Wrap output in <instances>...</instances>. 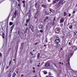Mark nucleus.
<instances>
[{
    "mask_svg": "<svg viewBox=\"0 0 77 77\" xmlns=\"http://www.w3.org/2000/svg\"><path fill=\"white\" fill-rule=\"evenodd\" d=\"M72 53H70L69 54L67 53L66 54V59H67V62H66V66L68 68H71V66L69 65V59L71 58V56H72Z\"/></svg>",
    "mask_w": 77,
    "mask_h": 77,
    "instance_id": "f257e3e1",
    "label": "nucleus"
},
{
    "mask_svg": "<svg viewBox=\"0 0 77 77\" xmlns=\"http://www.w3.org/2000/svg\"><path fill=\"white\" fill-rule=\"evenodd\" d=\"M56 45H54V47L55 48H59V47H60V45L59 44H57H57H55Z\"/></svg>",
    "mask_w": 77,
    "mask_h": 77,
    "instance_id": "f03ea898",
    "label": "nucleus"
},
{
    "mask_svg": "<svg viewBox=\"0 0 77 77\" xmlns=\"http://www.w3.org/2000/svg\"><path fill=\"white\" fill-rule=\"evenodd\" d=\"M39 14V12L37 11L35 14V19H37L38 17V15Z\"/></svg>",
    "mask_w": 77,
    "mask_h": 77,
    "instance_id": "7ed1b4c3",
    "label": "nucleus"
},
{
    "mask_svg": "<svg viewBox=\"0 0 77 77\" xmlns=\"http://www.w3.org/2000/svg\"><path fill=\"white\" fill-rule=\"evenodd\" d=\"M12 3H13L12 5H15V6H16L17 4V2L16 1H12Z\"/></svg>",
    "mask_w": 77,
    "mask_h": 77,
    "instance_id": "20e7f679",
    "label": "nucleus"
},
{
    "mask_svg": "<svg viewBox=\"0 0 77 77\" xmlns=\"http://www.w3.org/2000/svg\"><path fill=\"white\" fill-rule=\"evenodd\" d=\"M30 29H31V30L33 32H34V28L33 27V26L31 25L30 26Z\"/></svg>",
    "mask_w": 77,
    "mask_h": 77,
    "instance_id": "39448f33",
    "label": "nucleus"
},
{
    "mask_svg": "<svg viewBox=\"0 0 77 77\" xmlns=\"http://www.w3.org/2000/svg\"><path fill=\"white\" fill-rule=\"evenodd\" d=\"M65 20V18H62L60 21V23H63V21Z\"/></svg>",
    "mask_w": 77,
    "mask_h": 77,
    "instance_id": "423d86ee",
    "label": "nucleus"
},
{
    "mask_svg": "<svg viewBox=\"0 0 77 77\" xmlns=\"http://www.w3.org/2000/svg\"><path fill=\"white\" fill-rule=\"evenodd\" d=\"M63 1L62 0H60L59 2V3H60V4H62V5H63V3H65V1L63 3Z\"/></svg>",
    "mask_w": 77,
    "mask_h": 77,
    "instance_id": "0eeeda50",
    "label": "nucleus"
},
{
    "mask_svg": "<svg viewBox=\"0 0 77 77\" xmlns=\"http://www.w3.org/2000/svg\"><path fill=\"white\" fill-rule=\"evenodd\" d=\"M54 42L55 43V44H58V43H59L60 42V40H54Z\"/></svg>",
    "mask_w": 77,
    "mask_h": 77,
    "instance_id": "6e6552de",
    "label": "nucleus"
},
{
    "mask_svg": "<svg viewBox=\"0 0 77 77\" xmlns=\"http://www.w3.org/2000/svg\"><path fill=\"white\" fill-rule=\"evenodd\" d=\"M45 66L46 67H48V66H50V63H46Z\"/></svg>",
    "mask_w": 77,
    "mask_h": 77,
    "instance_id": "1a4fd4ad",
    "label": "nucleus"
},
{
    "mask_svg": "<svg viewBox=\"0 0 77 77\" xmlns=\"http://www.w3.org/2000/svg\"><path fill=\"white\" fill-rule=\"evenodd\" d=\"M42 27H43V25H42V24H40L39 25V29H42Z\"/></svg>",
    "mask_w": 77,
    "mask_h": 77,
    "instance_id": "9d476101",
    "label": "nucleus"
},
{
    "mask_svg": "<svg viewBox=\"0 0 77 77\" xmlns=\"http://www.w3.org/2000/svg\"><path fill=\"white\" fill-rule=\"evenodd\" d=\"M5 32H2V38L3 39L5 38Z\"/></svg>",
    "mask_w": 77,
    "mask_h": 77,
    "instance_id": "9b49d317",
    "label": "nucleus"
},
{
    "mask_svg": "<svg viewBox=\"0 0 77 77\" xmlns=\"http://www.w3.org/2000/svg\"><path fill=\"white\" fill-rule=\"evenodd\" d=\"M52 74H51V72L49 73V77H54L53 76H51Z\"/></svg>",
    "mask_w": 77,
    "mask_h": 77,
    "instance_id": "f8f14e48",
    "label": "nucleus"
},
{
    "mask_svg": "<svg viewBox=\"0 0 77 77\" xmlns=\"http://www.w3.org/2000/svg\"><path fill=\"white\" fill-rule=\"evenodd\" d=\"M14 23L12 22H10L9 23L10 26H12V25H13Z\"/></svg>",
    "mask_w": 77,
    "mask_h": 77,
    "instance_id": "ddd939ff",
    "label": "nucleus"
},
{
    "mask_svg": "<svg viewBox=\"0 0 77 77\" xmlns=\"http://www.w3.org/2000/svg\"><path fill=\"white\" fill-rule=\"evenodd\" d=\"M15 75H16V73L15 72H14L12 74L13 77H15Z\"/></svg>",
    "mask_w": 77,
    "mask_h": 77,
    "instance_id": "4468645a",
    "label": "nucleus"
},
{
    "mask_svg": "<svg viewBox=\"0 0 77 77\" xmlns=\"http://www.w3.org/2000/svg\"><path fill=\"white\" fill-rule=\"evenodd\" d=\"M42 7H43V8H46L47 7V6L45 5H42Z\"/></svg>",
    "mask_w": 77,
    "mask_h": 77,
    "instance_id": "2eb2a0df",
    "label": "nucleus"
},
{
    "mask_svg": "<svg viewBox=\"0 0 77 77\" xmlns=\"http://www.w3.org/2000/svg\"><path fill=\"white\" fill-rule=\"evenodd\" d=\"M45 14H46V15H49V13H48V12L47 11H46L45 12Z\"/></svg>",
    "mask_w": 77,
    "mask_h": 77,
    "instance_id": "dca6fc26",
    "label": "nucleus"
},
{
    "mask_svg": "<svg viewBox=\"0 0 77 77\" xmlns=\"http://www.w3.org/2000/svg\"><path fill=\"white\" fill-rule=\"evenodd\" d=\"M64 16H66V15H67V13L66 12H64Z\"/></svg>",
    "mask_w": 77,
    "mask_h": 77,
    "instance_id": "f3484780",
    "label": "nucleus"
},
{
    "mask_svg": "<svg viewBox=\"0 0 77 77\" xmlns=\"http://www.w3.org/2000/svg\"><path fill=\"white\" fill-rule=\"evenodd\" d=\"M56 17H55L54 18V19L53 20V22H54V21H56Z\"/></svg>",
    "mask_w": 77,
    "mask_h": 77,
    "instance_id": "a211bd4d",
    "label": "nucleus"
},
{
    "mask_svg": "<svg viewBox=\"0 0 77 77\" xmlns=\"http://www.w3.org/2000/svg\"><path fill=\"white\" fill-rule=\"evenodd\" d=\"M14 26H15V25H13V26H12L11 29H13L14 28Z\"/></svg>",
    "mask_w": 77,
    "mask_h": 77,
    "instance_id": "6ab92c4d",
    "label": "nucleus"
},
{
    "mask_svg": "<svg viewBox=\"0 0 77 77\" xmlns=\"http://www.w3.org/2000/svg\"><path fill=\"white\" fill-rule=\"evenodd\" d=\"M69 29H72V26L70 25L69 26Z\"/></svg>",
    "mask_w": 77,
    "mask_h": 77,
    "instance_id": "aec40b11",
    "label": "nucleus"
},
{
    "mask_svg": "<svg viewBox=\"0 0 77 77\" xmlns=\"http://www.w3.org/2000/svg\"><path fill=\"white\" fill-rule=\"evenodd\" d=\"M14 15L16 16L17 15V11H15L14 13Z\"/></svg>",
    "mask_w": 77,
    "mask_h": 77,
    "instance_id": "412c9836",
    "label": "nucleus"
},
{
    "mask_svg": "<svg viewBox=\"0 0 77 77\" xmlns=\"http://www.w3.org/2000/svg\"><path fill=\"white\" fill-rule=\"evenodd\" d=\"M38 42H36L34 44V45H38Z\"/></svg>",
    "mask_w": 77,
    "mask_h": 77,
    "instance_id": "4be33fe9",
    "label": "nucleus"
},
{
    "mask_svg": "<svg viewBox=\"0 0 77 77\" xmlns=\"http://www.w3.org/2000/svg\"><path fill=\"white\" fill-rule=\"evenodd\" d=\"M56 40H59V38L58 37H57L56 38Z\"/></svg>",
    "mask_w": 77,
    "mask_h": 77,
    "instance_id": "5701e85b",
    "label": "nucleus"
},
{
    "mask_svg": "<svg viewBox=\"0 0 77 77\" xmlns=\"http://www.w3.org/2000/svg\"><path fill=\"white\" fill-rule=\"evenodd\" d=\"M56 0H55L54 1V2H53V3H56Z\"/></svg>",
    "mask_w": 77,
    "mask_h": 77,
    "instance_id": "b1692460",
    "label": "nucleus"
},
{
    "mask_svg": "<svg viewBox=\"0 0 77 77\" xmlns=\"http://www.w3.org/2000/svg\"><path fill=\"white\" fill-rule=\"evenodd\" d=\"M12 30H13V29H12L11 28L10 29V33H12Z\"/></svg>",
    "mask_w": 77,
    "mask_h": 77,
    "instance_id": "393cba45",
    "label": "nucleus"
},
{
    "mask_svg": "<svg viewBox=\"0 0 77 77\" xmlns=\"http://www.w3.org/2000/svg\"><path fill=\"white\" fill-rule=\"evenodd\" d=\"M29 30V28H28V27H27L26 28V31H27V30Z\"/></svg>",
    "mask_w": 77,
    "mask_h": 77,
    "instance_id": "a878e982",
    "label": "nucleus"
},
{
    "mask_svg": "<svg viewBox=\"0 0 77 77\" xmlns=\"http://www.w3.org/2000/svg\"><path fill=\"white\" fill-rule=\"evenodd\" d=\"M29 19H28L26 21V23H29Z\"/></svg>",
    "mask_w": 77,
    "mask_h": 77,
    "instance_id": "bb28decb",
    "label": "nucleus"
},
{
    "mask_svg": "<svg viewBox=\"0 0 77 77\" xmlns=\"http://www.w3.org/2000/svg\"><path fill=\"white\" fill-rule=\"evenodd\" d=\"M45 19L47 20V21H48V17H46Z\"/></svg>",
    "mask_w": 77,
    "mask_h": 77,
    "instance_id": "cd10ccee",
    "label": "nucleus"
},
{
    "mask_svg": "<svg viewBox=\"0 0 77 77\" xmlns=\"http://www.w3.org/2000/svg\"><path fill=\"white\" fill-rule=\"evenodd\" d=\"M47 21V20L45 19L44 20V22H45V21H47Z\"/></svg>",
    "mask_w": 77,
    "mask_h": 77,
    "instance_id": "c85d7f7f",
    "label": "nucleus"
},
{
    "mask_svg": "<svg viewBox=\"0 0 77 77\" xmlns=\"http://www.w3.org/2000/svg\"><path fill=\"white\" fill-rule=\"evenodd\" d=\"M14 18H13V17H12V18H11V20H12V21H14Z\"/></svg>",
    "mask_w": 77,
    "mask_h": 77,
    "instance_id": "c756f323",
    "label": "nucleus"
},
{
    "mask_svg": "<svg viewBox=\"0 0 77 77\" xmlns=\"http://www.w3.org/2000/svg\"><path fill=\"white\" fill-rule=\"evenodd\" d=\"M27 31H26V30H25L24 31V33H26V32H27Z\"/></svg>",
    "mask_w": 77,
    "mask_h": 77,
    "instance_id": "7c9ffc66",
    "label": "nucleus"
},
{
    "mask_svg": "<svg viewBox=\"0 0 77 77\" xmlns=\"http://www.w3.org/2000/svg\"><path fill=\"white\" fill-rule=\"evenodd\" d=\"M13 17L14 18H16V16H14Z\"/></svg>",
    "mask_w": 77,
    "mask_h": 77,
    "instance_id": "2f4dec72",
    "label": "nucleus"
},
{
    "mask_svg": "<svg viewBox=\"0 0 77 77\" xmlns=\"http://www.w3.org/2000/svg\"><path fill=\"white\" fill-rule=\"evenodd\" d=\"M44 73L45 74H47V72H46V71H45Z\"/></svg>",
    "mask_w": 77,
    "mask_h": 77,
    "instance_id": "473e14b6",
    "label": "nucleus"
},
{
    "mask_svg": "<svg viewBox=\"0 0 77 77\" xmlns=\"http://www.w3.org/2000/svg\"><path fill=\"white\" fill-rule=\"evenodd\" d=\"M55 1H56V2L57 3L58 2V1H59V0H55Z\"/></svg>",
    "mask_w": 77,
    "mask_h": 77,
    "instance_id": "72a5a7b5",
    "label": "nucleus"
},
{
    "mask_svg": "<svg viewBox=\"0 0 77 77\" xmlns=\"http://www.w3.org/2000/svg\"><path fill=\"white\" fill-rule=\"evenodd\" d=\"M24 26H27V23H26V24H25Z\"/></svg>",
    "mask_w": 77,
    "mask_h": 77,
    "instance_id": "f704fd0d",
    "label": "nucleus"
},
{
    "mask_svg": "<svg viewBox=\"0 0 77 77\" xmlns=\"http://www.w3.org/2000/svg\"><path fill=\"white\" fill-rule=\"evenodd\" d=\"M18 6H19V8H20V5L18 4Z\"/></svg>",
    "mask_w": 77,
    "mask_h": 77,
    "instance_id": "c9c22d12",
    "label": "nucleus"
},
{
    "mask_svg": "<svg viewBox=\"0 0 77 77\" xmlns=\"http://www.w3.org/2000/svg\"><path fill=\"white\" fill-rule=\"evenodd\" d=\"M43 31L42 30H40V32H41V33H42V32Z\"/></svg>",
    "mask_w": 77,
    "mask_h": 77,
    "instance_id": "e433bc0d",
    "label": "nucleus"
},
{
    "mask_svg": "<svg viewBox=\"0 0 77 77\" xmlns=\"http://www.w3.org/2000/svg\"><path fill=\"white\" fill-rule=\"evenodd\" d=\"M11 61L10 62L9 65H11Z\"/></svg>",
    "mask_w": 77,
    "mask_h": 77,
    "instance_id": "4c0bfd02",
    "label": "nucleus"
},
{
    "mask_svg": "<svg viewBox=\"0 0 77 77\" xmlns=\"http://www.w3.org/2000/svg\"><path fill=\"white\" fill-rule=\"evenodd\" d=\"M55 23L54 22H53L52 23L53 25H54Z\"/></svg>",
    "mask_w": 77,
    "mask_h": 77,
    "instance_id": "58836bf2",
    "label": "nucleus"
},
{
    "mask_svg": "<svg viewBox=\"0 0 77 77\" xmlns=\"http://www.w3.org/2000/svg\"><path fill=\"white\" fill-rule=\"evenodd\" d=\"M22 2H23V3H25V1H22Z\"/></svg>",
    "mask_w": 77,
    "mask_h": 77,
    "instance_id": "ea45409f",
    "label": "nucleus"
},
{
    "mask_svg": "<svg viewBox=\"0 0 77 77\" xmlns=\"http://www.w3.org/2000/svg\"><path fill=\"white\" fill-rule=\"evenodd\" d=\"M73 14H75V11H74L73 12Z\"/></svg>",
    "mask_w": 77,
    "mask_h": 77,
    "instance_id": "a19ab883",
    "label": "nucleus"
},
{
    "mask_svg": "<svg viewBox=\"0 0 77 77\" xmlns=\"http://www.w3.org/2000/svg\"><path fill=\"white\" fill-rule=\"evenodd\" d=\"M18 35L20 34V31H18Z\"/></svg>",
    "mask_w": 77,
    "mask_h": 77,
    "instance_id": "79ce46f5",
    "label": "nucleus"
},
{
    "mask_svg": "<svg viewBox=\"0 0 77 77\" xmlns=\"http://www.w3.org/2000/svg\"><path fill=\"white\" fill-rule=\"evenodd\" d=\"M70 16H71V14H69V17H70Z\"/></svg>",
    "mask_w": 77,
    "mask_h": 77,
    "instance_id": "37998d69",
    "label": "nucleus"
},
{
    "mask_svg": "<svg viewBox=\"0 0 77 77\" xmlns=\"http://www.w3.org/2000/svg\"><path fill=\"white\" fill-rule=\"evenodd\" d=\"M60 26H63V24H60Z\"/></svg>",
    "mask_w": 77,
    "mask_h": 77,
    "instance_id": "c03bdc74",
    "label": "nucleus"
},
{
    "mask_svg": "<svg viewBox=\"0 0 77 77\" xmlns=\"http://www.w3.org/2000/svg\"><path fill=\"white\" fill-rule=\"evenodd\" d=\"M75 50H77V48H76L75 49Z\"/></svg>",
    "mask_w": 77,
    "mask_h": 77,
    "instance_id": "a18cd8bd",
    "label": "nucleus"
},
{
    "mask_svg": "<svg viewBox=\"0 0 77 77\" xmlns=\"http://www.w3.org/2000/svg\"><path fill=\"white\" fill-rule=\"evenodd\" d=\"M0 56H2V53L0 54Z\"/></svg>",
    "mask_w": 77,
    "mask_h": 77,
    "instance_id": "49530a36",
    "label": "nucleus"
},
{
    "mask_svg": "<svg viewBox=\"0 0 77 77\" xmlns=\"http://www.w3.org/2000/svg\"><path fill=\"white\" fill-rule=\"evenodd\" d=\"M33 73H35V70H34L33 71Z\"/></svg>",
    "mask_w": 77,
    "mask_h": 77,
    "instance_id": "de8ad7c7",
    "label": "nucleus"
},
{
    "mask_svg": "<svg viewBox=\"0 0 77 77\" xmlns=\"http://www.w3.org/2000/svg\"><path fill=\"white\" fill-rule=\"evenodd\" d=\"M39 66H40V65H38L37 66H38V67H39Z\"/></svg>",
    "mask_w": 77,
    "mask_h": 77,
    "instance_id": "09e8293b",
    "label": "nucleus"
},
{
    "mask_svg": "<svg viewBox=\"0 0 77 77\" xmlns=\"http://www.w3.org/2000/svg\"><path fill=\"white\" fill-rule=\"evenodd\" d=\"M70 42H69V45H70Z\"/></svg>",
    "mask_w": 77,
    "mask_h": 77,
    "instance_id": "8fccbe9b",
    "label": "nucleus"
},
{
    "mask_svg": "<svg viewBox=\"0 0 77 77\" xmlns=\"http://www.w3.org/2000/svg\"><path fill=\"white\" fill-rule=\"evenodd\" d=\"M60 50H62V48H61L60 49Z\"/></svg>",
    "mask_w": 77,
    "mask_h": 77,
    "instance_id": "3c124183",
    "label": "nucleus"
},
{
    "mask_svg": "<svg viewBox=\"0 0 77 77\" xmlns=\"http://www.w3.org/2000/svg\"><path fill=\"white\" fill-rule=\"evenodd\" d=\"M23 75H21V77H23Z\"/></svg>",
    "mask_w": 77,
    "mask_h": 77,
    "instance_id": "603ef678",
    "label": "nucleus"
},
{
    "mask_svg": "<svg viewBox=\"0 0 77 77\" xmlns=\"http://www.w3.org/2000/svg\"><path fill=\"white\" fill-rule=\"evenodd\" d=\"M33 69H35V67H33Z\"/></svg>",
    "mask_w": 77,
    "mask_h": 77,
    "instance_id": "864d4df0",
    "label": "nucleus"
},
{
    "mask_svg": "<svg viewBox=\"0 0 77 77\" xmlns=\"http://www.w3.org/2000/svg\"><path fill=\"white\" fill-rule=\"evenodd\" d=\"M21 33H20V36H22V35H21Z\"/></svg>",
    "mask_w": 77,
    "mask_h": 77,
    "instance_id": "5fc2aeb1",
    "label": "nucleus"
},
{
    "mask_svg": "<svg viewBox=\"0 0 77 77\" xmlns=\"http://www.w3.org/2000/svg\"><path fill=\"white\" fill-rule=\"evenodd\" d=\"M59 64H61V62H59Z\"/></svg>",
    "mask_w": 77,
    "mask_h": 77,
    "instance_id": "6e6d98bb",
    "label": "nucleus"
},
{
    "mask_svg": "<svg viewBox=\"0 0 77 77\" xmlns=\"http://www.w3.org/2000/svg\"><path fill=\"white\" fill-rule=\"evenodd\" d=\"M48 1L50 2V0H48Z\"/></svg>",
    "mask_w": 77,
    "mask_h": 77,
    "instance_id": "4d7b16f0",
    "label": "nucleus"
},
{
    "mask_svg": "<svg viewBox=\"0 0 77 77\" xmlns=\"http://www.w3.org/2000/svg\"><path fill=\"white\" fill-rule=\"evenodd\" d=\"M44 46L45 47H46V45H45Z\"/></svg>",
    "mask_w": 77,
    "mask_h": 77,
    "instance_id": "13d9d810",
    "label": "nucleus"
},
{
    "mask_svg": "<svg viewBox=\"0 0 77 77\" xmlns=\"http://www.w3.org/2000/svg\"><path fill=\"white\" fill-rule=\"evenodd\" d=\"M32 52H30V54H32Z\"/></svg>",
    "mask_w": 77,
    "mask_h": 77,
    "instance_id": "bf43d9fd",
    "label": "nucleus"
},
{
    "mask_svg": "<svg viewBox=\"0 0 77 77\" xmlns=\"http://www.w3.org/2000/svg\"><path fill=\"white\" fill-rule=\"evenodd\" d=\"M38 55H40V54L39 53L38 54Z\"/></svg>",
    "mask_w": 77,
    "mask_h": 77,
    "instance_id": "052dcab7",
    "label": "nucleus"
},
{
    "mask_svg": "<svg viewBox=\"0 0 77 77\" xmlns=\"http://www.w3.org/2000/svg\"><path fill=\"white\" fill-rule=\"evenodd\" d=\"M62 65H63V63H62Z\"/></svg>",
    "mask_w": 77,
    "mask_h": 77,
    "instance_id": "680f3d73",
    "label": "nucleus"
},
{
    "mask_svg": "<svg viewBox=\"0 0 77 77\" xmlns=\"http://www.w3.org/2000/svg\"><path fill=\"white\" fill-rule=\"evenodd\" d=\"M38 57H39V55H38Z\"/></svg>",
    "mask_w": 77,
    "mask_h": 77,
    "instance_id": "e2e57ef3",
    "label": "nucleus"
},
{
    "mask_svg": "<svg viewBox=\"0 0 77 77\" xmlns=\"http://www.w3.org/2000/svg\"><path fill=\"white\" fill-rule=\"evenodd\" d=\"M13 60L14 61L15 60L14 59V60Z\"/></svg>",
    "mask_w": 77,
    "mask_h": 77,
    "instance_id": "0e129e2a",
    "label": "nucleus"
},
{
    "mask_svg": "<svg viewBox=\"0 0 77 77\" xmlns=\"http://www.w3.org/2000/svg\"><path fill=\"white\" fill-rule=\"evenodd\" d=\"M16 72L17 73H18V71H17Z\"/></svg>",
    "mask_w": 77,
    "mask_h": 77,
    "instance_id": "69168bd1",
    "label": "nucleus"
},
{
    "mask_svg": "<svg viewBox=\"0 0 77 77\" xmlns=\"http://www.w3.org/2000/svg\"><path fill=\"white\" fill-rule=\"evenodd\" d=\"M50 11H51V10H50Z\"/></svg>",
    "mask_w": 77,
    "mask_h": 77,
    "instance_id": "338daca9",
    "label": "nucleus"
},
{
    "mask_svg": "<svg viewBox=\"0 0 77 77\" xmlns=\"http://www.w3.org/2000/svg\"><path fill=\"white\" fill-rule=\"evenodd\" d=\"M41 63H38V64H40Z\"/></svg>",
    "mask_w": 77,
    "mask_h": 77,
    "instance_id": "774afa93",
    "label": "nucleus"
}]
</instances>
